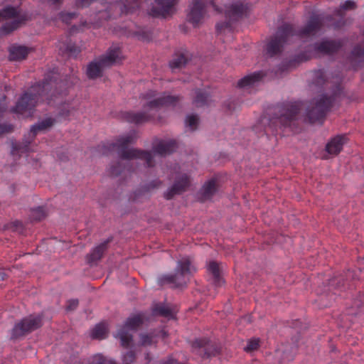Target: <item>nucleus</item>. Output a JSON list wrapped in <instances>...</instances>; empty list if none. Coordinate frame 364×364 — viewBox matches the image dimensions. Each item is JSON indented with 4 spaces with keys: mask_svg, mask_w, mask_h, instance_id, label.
Instances as JSON below:
<instances>
[{
    "mask_svg": "<svg viewBox=\"0 0 364 364\" xmlns=\"http://www.w3.org/2000/svg\"><path fill=\"white\" fill-rule=\"evenodd\" d=\"M108 335V328L106 323L97 324L92 330L91 336L94 339H105Z\"/></svg>",
    "mask_w": 364,
    "mask_h": 364,
    "instance_id": "nucleus-28",
    "label": "nucleus"
},
{
    "mask_svg": "<svg viewBox=\"0 0 364 364\" xmlns=\"http://www.w3.org/2000/svg\"><path fill=\"white\" fill-rule=\"evenodd\" d=\"M247 10L246 5L237 1L230 6H225V14L229 18V21L218 23L216 24V30L218 33H221L223 30L228 29L231 31L230 21H236L241 18Z\"/></svg>",
    "mask_w": 364,
    "mask_h": 364,
    "instance_id": "nucleus-14",
    "label": "nucleus"
},
{
    "mask_svg": "<svg viewBox=\"0 0 364 364\" xmlns=\"http://www.w3.org/2000/svg\"><path fill=\"white\" fill-rule=\"evenodd\" d=\"M355 7V2L351 0L346 1L335 11L339 19L335 21L330 15L312 14L304 27L296 30L292 25L284 24L278 28L274 36L271 38L266 46V53L273 57L282 53L284 46L292 41L293 38L302 39L309 36H315L324 26L333 27L335 29L340 28L344 25L343 11L350 10Z\"/></svg>",
    "mask_w": 364,
    "mask_h": 364,
    "instance_id": "nucleus-1",
    "label": "nucleus"
},
{
    "mask_svg": "<svg viewBox=\"0 0 364 364\" xmlns=\"http://www.w3.org/2000/svg\"><path fill=\"white\" fill-rule=\"evenodd\" d=\"M76 18L77 14L75 12H60L59 14V18L66 24L70 23Z\"/></svg>",
    "mask_w": 364,
    "mask_h": 364,
    "instance_id": "nucleus-40",
    "label": "nucleus"
},
{
    "mask_svg": "<svg viewBox=\"0 0 364 364\" xmlns=\"http://www.w3.org/2000/svg\"><path fill=\"white\" fill-rule=\"evenodd\" d=\"M353 306L357 309V311L354 313L355 314L364 312V296H362L360 301H355Z\"/></svg>",
    "mask_w": 364,
    "mask_h": 364,
    "instance_id": "nucleus-46",
    "label": "nucleus"
},
{
    "mask_svg": "<svg viewBox=\"0 0 364 364\" xmlns=\"http://www.w3.org/2000/svg\"><path fill=\"white\" fill-rule=\"evenodd\" d=\"M111 239H107L87 255V261L89 263H93L100 260L104 252L106 251L108 247V244L110 242Z\"/></svg>",
    "mask_w": 364,
    "mask_h": 364,
    "instance_id": "nucleus-23",
    "label": "nucleus"
},
{
    "mask_svg": "<svg viewBox=\"0 0 364 364\" xmlns=\"http://www.w3.org/2000/svg\"><path fill=\"white\" fill-rule=\"evenodd\" d=\"M136 139L134 132L129 133L119 137L116 142H107L103 144L105 148L103 154H107L110 151H116L122 159L132 160L140 159L144 161L146 167H153L154 161L153 154L150 151H142L136 149H129V145L133 144Z\"/></svg>",
    "mask_w": 364,
    "mask_h": 364,
    "instance_id": "nucleus-4",
    "label": "nucleus"
},
{
    "mask_svg": "<svg viewBox=\"0 0 364 364\" xmlns=\"http://www.w3.org/2000/svg\"><path fill=\"white\" fill-rule=\"evenodd\" d=\"M104 68L99 60L90 63L87 68V77L90 79H96L101 77Z\"/></svg>",
    "mask_w": 364,
    "mask_h": 364,
    "instance_id": "nucleus-27",
    "label": "nucleus"
},
{
    "mask_svg": "<svg viewBox=\"0 0 364 364\" xmlns=\"http://www.w3.org/2000/svg\"><path fill=\"white\" fill-rule=\"evenodd\" d=\"M131 162L130 161H128L127 162V166H129V168H128V171L130 172V171H134V169L132 168V166L129 164Z\"/></svg>",
    "mask_w": 364,
    "mask_h": 364,
    "instance_id": "nucleus-50",
    "label": "nucleus"
},
{
    "mask_svg": "<svg viewBox=\"0 0 364 364\" xmlns=\"http://www.w3.org/2000/svg\"><path fill=\"white\" fill-rule=\"evenodd\" d=\"M186 62L187 58L183 53H176L169 64L172 69H175L181 68L186 63Z\"/></svg>",
    "mask_w": 364,
    "mask_h": 364,
    "instance_id": "nucleus-34",
    "label": "nucleus"
},
{
    "mask_svg": "<svg viewBox=\"0 0 364 364\" xmlns=\"http://www.w3.org/2000/svg\"><path fill=\"white\" fill-rule=\"evenodd\" d=\"M259 347V340L258 339H251L248 341L247 346L245 348V351L251 352L255 350Z\"/></svg>",
    "mask_w": 364,
    "mask_h": 364,
    "instance_id": "nucleus-44",
    "label": "nucleus"
},
{
    "mask_svg": "<svg viewBox=\"0 0 364 364\" xmlns=\"http://www.w3.org/2000/svg\"><path fill=\"white\" fill-rule=\"evenodd\" d=\"M192 347L195 350H198V353L202 355L203 358L215 356L220 350L217 346L211 344L210 341L205 338L196 339L193 342Z\"/></svg>",
    "mask_w": 364,
    "mask_h": 364,
    "instance_id": "nucleus-17",
    "label": "nucleus"
},
{
    "mask_svg": "<svg viewBox=\"0 0 364 364\" xmlns=\"http://www.w3.org/2000/svg\"><path fill=\"white\" fill-rule=\"evenodd\" d=\"M161 185V181L159 180H154L151 182H150L146 186L142 187L140 190L136 191L134 193V198H133L135 200L139 195H141L143 193H145L146 192H149L153 189L159 188Z\"/></svg>",
    "mask_w": 364,
    "mask_h": 364,
    "instance_id": "nucleus-35",
    "label": "nucleus"
},
{
    "mask_svg": "<svg viewBox=\"0 0 364 364\" xmlns=\"http://www.w3.org/2000/svg\"><path fill=\"white\" fill-rule=\"evenodd\" d=\"M342 47V43L337 40H323L309 46L308 51L299 54L295 60L297 63L310 59L314 53L333 54Z\"/></svg>",
    "mask_w": 364,
    "mask_h": 364,
    "instance_id": "nucleus-10",
    "label": "nucleus"
},
{
    "mask_svg": "<svg viewBox=\"0 0 364 364\" xmlns=\"http://www.w3.org/2000/svg\"><path fill=\"white\" fill-rule=\"evenodd\" d=\"M196 271L191 259L188 257H183L177 262L174 274L163 275L159 278V284H172L173 287H180L186 285L190 277Z\"/></svg>",
    "mask_w": 364,
    "mask_h": 364,
    "instance_id": "nucleus-7",
    "label": "nucleus"
},
{
    "mask_svg": "<svg viewBox=\"0 0 364 364\" xmlns=\"http://www.w3.org/2000/svg\"><path fill=\"white\" fill-rule=\"evenodd\" d=\"M43 325V316L31 314L17 321L11 331V338L18 339L38 329Z\"/></svg>",
    "mask_w": 364,
    "mask_h": 364,
    "instance_id": "nucleus-9",
    "label": "nucleus"
},
{
    "mask_svg": "<svg viewBox=\"0 0 364 364\" xmlns=\"http://www.w3.org/2000/svg\"><path fill=\"white\" fill-rule=\"evenodd\" d=\"M156 92L154 90H149L142 94L141 97L146 101L143 105L144 110L139 112H126L123 114V118L129 123L143 124L153 117L152 114L148 111H157L164 107L175 106L180 100L178 97L172 95H164L156 98Z\"/></svg>",
    "mask_w": 364,
    "mask_h": 364,
    "instance_id": "nucleus-3",
    "label": "nucleus"
},
{
    "mask_svg": "<svg viewBox=\"0 0 364 364\" xmlns=\"http://www.w3.org/2000/svg\"><path fill=\"white\" fill-rule=\"evenodd\" d=\"M143 314H137L129 317L125 323L120 326L117 331L115 337L121 341V345L124 348H128L132 341V335L129 331H136L140 327L144 321Z\"/></svg>",
    "mask_w": 364,
    "mask_h": 364,
    "instance_id": "nucleus-11",
    "label": "nucleus"
},
{
    "mask_svg": "<svg viewBox=\"0 0 364 364\" xmlns=\"http://www.w3.org/2000/svg\"><path fill=\"white\" fill-rule=\"evenodd\" d=\"M341 93V85H336L331 95H322L318 98L314 99L306 107V117L309 122H322Z\"/></svg>",
    "mask_w": 364,
    "mask_h": 364,
    "instance_id": "nucleus-5",
    "label": "nucleus"
},
{
    "mask_svg": "<svg viewBox=\"0 0 364 364\" xmlns=\"http://www.w3.org/2000/svg\"><path fill=\"white\" fill-rule=\"evenodd\" d=\"M55 122L54 118L48 117L33 124L31 128L28 139H25L22 143L12 144L11 154L15 155L17 154L33 151V149H31L30 144L35 136L38 132H45L50 129L55 124Z\"/></svg>",
    "mask_w": 364,
    "mask_h": 364,
    "instance_id": "nucleus-8",
    "label": "nucleus"
},
{
    "mask_svg": "<svg viewBox=\"0 0 364 364\" xmlns=\"http://www.w3.org/2000/svg\"><path fill=\"white\" fill-rule=\"evenodd\" d=\"M191 184V179L188 175L183 173L178 176L173 186L164 193V197L167 200H171L176 195L181 194L185 192Z\"/></svg>",
    "mask_w": 364,
    "mask_h": 364,
    "instance_id": "nucleus-15",
    "label": "nucleus"
},
{
    "mask_svg": "<svg viewBox=\"0 0 364 364\" xmlns=\"http://www.w3.org/2000/svg\"><path fill=\"white\" fill-rule=\"evenodd\" d=\"M303 104L301 102L284 103L279 107L278 114L269 121V128L273 134H278L279 129L290 128L294 124Z\"/></svg>",
    "mask_w": 364,
    "mask_h": 364,
    "instance_id": "nucleus-6",
    "label": "nucleus"
},
{
    "mask_svg": "<svg viewBox=\"0 0 364 364\" xmlns=\"http://www.w3.org/2000/svg\"><path fill=\"white\" fill-rule=\"evenodd\" d=\"M218 191L217 181L215 179H210L206 182L202 187L200 195V199L205 201L212 198Z\"/></svg>",
    "mask_w": 364,
    "mask_h": 364,
    "instance_id": "nucleus-22",
    "label": "nucleus"
},
{
    "mask_svg": "<svg viewBox=\"0 0 364 364\" xmlns=\"http://www.w3.org/2000/svg\"><path fill=\"white\" fill-rule=\"evenodd\" d=\"M198 123V117L197 115H188L186 120V124L190 127L191 130H195Z\"/></svg>",
    "mask_w": 364,
    "mask_h": 364,
    "instance_id": "nucleus-41",
    "label": "nucleus"
},
{
    "mask_svg": "<svg viewBox=\"0 0 364 364\" xmlns=\"http://www.w3.org/2000/svg\"><path fill=\"white\" fill-rule=\"evenodd\" d=\"M121 49L117 46H111L107 53L99 58V61L104 68L111 67L121 61Z\"/></svg>",
    "mask_w": 364,
    "mask_h": 364,
    "instance_id": "nucleus-18",
    "label": "nucleus"
},
{
    "mask_svg": "<svg viewBox=\"0 0 364 364\" xmlns=\"http://www.w3.org/2000/svg\"><path fill=\"white\" fill-rule=\"evenodd\" d=\"M346 142L345 136L338 135L330 141H328L326 146V151L331 155L338 154L343 149V146Z\"/></svg>",
    "mask_w": 364,
    "mask_h": 364,
    "instance_id": "nucleus-21",
    "label": "nucleus"
},
{
    "mask_svg": "<svg viewBox=\"0 0 364 364\" xmlns=\"http://www.w3.org/2000/svg\"><path fill=\"white\" fill-rule=\"evenodd\" d=\"M335 282H336V280H334V279H333V280L331 282H332V284H334Z\"/></svg>",
    "mask_w": 364,
    "mask_h": 364,
    "instance_id": "nucleus-52",
    "label": "nucleus"
},
{
    "mask_svg": "<svg viewBox=\"0 0 364 364\" xmlns=\"http://www.w3.org/2000/svg\"><path fill=\"white\" fill-rule=\"evenodd\" d=\"M28 52L26 46H14L10 49L9 58L11 60H21L26 58Z\"/></svg>",
    "mask_w": 364,
    "mask_h": 364,
    "instance_id": "nucleus-26",
    "label": "nucleus"
},
{
    "mask_svg": "<svg viewBox=\"0 0 364 364\" xmlns=\"http://www.w3.org/2000/svg\"><path fill=\"white\" fill-rule=\"evenodd\" d=\"M6 109V96L2 95L0 97V117L2 113ZM14 127L10 124H0V135L11 132Z\"/></svg>",
    "mask_w": 364,
    "mask_h": 364,
    "instance_id": "nucleus-29",
    "label": "nucleus"
},
{
    "mask_svg": "<svg viewBox=\"0 0 364 364\" xmlns=\"http://www.w3.org/2000/svg\"><path fill=\"white\" fill-rule=\"evenodd\" d=\"M79 301L77 299H70L67 302L66 309L68 311L75 310L78 306Z\"/></svg>",
    "mask_w": 364,
    "mask_h": 364,
    "instance_id": "nucleus-47",
    "label": "nucleus"
},
{
    "mask_svg": "<svg viewBox=\"0 0 364 364\" xmlns=\"http://www.w3.org/2000/svg\"><path fill=\"white\" fill-rule=\"evenodd\" d=\"M47 1L53 4H60L63 0H47Z\"/></svg>",
    "mask_w": 364,
    "mask_h": 364,
    "instance_id": "nucleus-48",
    "label": "nucleus"
},
{
    "mask_svg": "<svg viewBox=\"0 0 364 364\" xmlns=\"http://www.w3.org/2000/svg\"><path fill=\"white\" fill-rule=\"evenodd\" d=\"M136 360L135 353L132 350H130L126 353L122 357L123 364H132Z\"/></svg>",
    "mask_w": 364,
    "mask_h": 364,
    "instance_id": "nucleus-43",
    "label": "nucleus"
},
{
    "mask_svg": "<svg viewBox=\"0 0 364 364\" xmlns=\"http://www.w3.org/2000/svg\"><path fill=\"white\" fill-rule=\"evenodd\" d=\"M351 55L354 58H362L364 60V46L360 45L355 46L351 52Z\"/></svg>",
    "mask_w": 364,
    "mask_h": 364,
    "instance_id": "nucleus-42",
    "label": "nucleus"
},
{
    "mask_svg": "<svg viewBox=\"0 0 364 364\" xmlns=\"http://www.w3.org/2000/svg\"><path fill=\"white\" fill-rule=\"evenodd\" d=\"M326 82V75L323 70L312 72V82L316 85H321Z\"/></svg>",
    "mask_w": 364,
    "mask_h": 364,
    "instance_id": "nucleus-37",
    "label": "nucleus"
},
{
    "mask_svg": "<svg viewBox=\"0 0 364 364\" xmlns=\"http://www.w3.org/2000/svg\"><path fill=\"white\" fill-rule=\"evenodd\" d=\"M264 76V73L261 71L247 75L238 81L237 87L248 90H251L259 84Z\"/></svg>",
    "mask_w": 364,
    "mask_h": 364,
    "instance_id": "nucleus-19",
    "label": "nucleus"
},
{
    "mask_svg": "<svg viewBox=\"0 0 364 364\" xmlns=\"http://www.w3.org/2000/svg\"><path fill=\"white\" fill-rule=\"evenodd\" d=\"M208 4L211 5L215 11L218 12L223 11V9H220L213 0L209 1L206 0H193L188 14V20L194 26H197L203 18Z\"/></svg>",
    "mask_w": 364,
    "mask_h": 364,
    "instance_id": "nucleus-13",
    "label": "nucleus"
},
{
    "mask_svg": "<svg viewBox=\"0 0 364 364\" xmlns=\"http://www.w3.org/2000/svg\"><path fill=\"white\" fill-rule=\"evenodd\" d=\"M77 109V105H76L73 100L60 102L59 106V115L63 117H67L73 114V112Z\"/></svg>",
    "mask_w": 364,
    "mask_h": 364,
    "instance_id": "nucleus-25",
    "label": "nucleus"
},
{
    "mask_svg": "<svg viewBox=\"0 0 364 364\" xmlns=\"http://www.w3.org/2000/svg\"><path fill=\"white\" fill-rule=\"evenodd\" d=\"M46 215V210L43 206H39L31 210L30 218L33 221H41L44 219Z\"/></svg>",
    "mask_w": 364,
    "mask_h": 364,
    "instance_id": "nucleus-33",
    "label": "nucleus"
},
{
    "mask_svg": "<svg viewBox=\"0 0 364 364\" xmlns=\"http://www.w3.org/2000/svg\"><path fill=\"white\" fill-rule=\"evenodd\" d=\"M208 95L205 92L200 89L196 90V97L193 101L194 105L197 107H203L207 105Z\"/></svg>",
    "mask_w": 364,
    "mask_h": 364,
    "instance_id": "nucleus-32",
    "label": "nucleus"
},
{
    "mask_svg": "<svg viewBox=\"0 0 364 364\" xmlns=\"http://www.w3.org/2000/svg\"><path fill=\"white\" fill-rule=\"evenodd\" d=\"M124 171L120 162L114 163L110 165L108 172L112 176H117Z\"/></svg>",
    "mask_w": 364,
    "mask_h": 364,
    "instance_id": "nucleus-39",
    "label": "nucleus"
},
{
    "mask_svg": "<svg viewBox=\"0 0 364 364\" xmlns=\"http://www.w3.org/2000/svg\"><path fill=\"white\" fill-rule=\"evenodd\" d=\"M58 46L63 53H67L72 55H77L80 52V48L71 42H67L63 43V46L59 45Z\"/></svg>",
    "mask_w": 364,
    "mask_h": 364,
    "instance_id": "nucleus-36",
    "label": "nucleus"
},
{
    "mask_svg": "<svg viewBox=\"0 0 364 364\" xmlns=\"http://www.w3.org/2000/svg\"><path fill=\"white\" fill-rule=\"evenodd\" d=\"M140 342L142 346H150L153 343V336L149 334H141Z\"/></svg>",
    "mask_w": 364,
    "mask_h": 364,
    "instance_id": "nucleus-45",
    "label": "nucleus"
},
{
    "mask_svg": "<svg viewBox=\"0 0 364 364\" xmlns=\"http://www.w3.org/2000/svg\"><path fill=\"white\" fill-rule=\"evenodd\" d=\"M0 19H11L3 25L1 28V32L4 34H8L17 29L21 23L26 21L24 16H20L19 9L13 6H6L0 11Z\"/></svg>",
    "mask_w": 364,
    "mask_h": 364,
    "instance_id": "nucleus-12",
    "label": "nucleus"
},
{
    "mask_svg": "<svg viewBox=\"0 0 364 364\" xmlns=\"http://www.w3.org/2000/svg\"><path fill=\"white\" fill-rule=\"evenodd\" d=\"M176 148V141L173 139H169L160 141L154 146L153 150L155 153L164 156L171 154Z\"/></svg>",
    "mask_w": 364,
    "mask_h": 364,
    "instance_id": "nucleus-20",
    "label": "nucleus"
},
{
    "mask_svg": "<svg viewBox=\"0 0 364 364\" xmlns=\"http://www.w3.org/2000/svg\"><path fill=\"white\" fill-rule=\"evenodd\" d=\"M64 85L65 82L60 79L57 70L48 72L42 82L31 86L19 97L12 111L26 117L31 116L39 103L46 101L51 105L57 99L66 95L65 90L58 92Z\"/></svg>",
    "mask_w": 364,
    "mask_h": 364,
    "instance_id": "nucleus-2",
    "label": "nucleus"
},
{
    "mask_svg": "<svg viewBox=\"0 0 364 364\" xmlns=\"http://www.w3.org/2000/svg\"><path fill=\"white\" fill-rule=\"evenodd\" d=\"M178 0H156V6L152 7L149 14L154 17H164L173 14Z\"/></svg>",
    "mask_w": 364,
    "mask_h": 364,
    "instance_id": "nucleus-16",
    "label": "nucleus"
},
{
    "mask_svg": "<svg viewBox=\"0 0 364 364\" xmlns=\"http://www.w3.org/2000/svg\"><path fill=\"white\" fill-rule=\"evenodd\" d=\"M145 358L146 360L148 361V362H150L151 360V358H150V355L149 353H146V356H145Z\"/></svg>",
    "mask_w": 364,
    "mask_h": 364,
    "instance_id": "nucleus-51",
    "label": "nucleus"
},
{
    "mask_svg": "<svg viewBox=\"0 0 364 364\" xmlns=\"http://www.w3.org/2000/svg\"><path fill=\"white\" fill-rule=\"evenodd\" d=\"M113 6L119 7L122 13H133L141 6L140 0H122L121 2L115 3Z\"/></svg>",
    "mask_w": 364,
    "mask_h": 364,
    "instance_id": "nucleus-24",
    "label": "nucleus"
},
{
    "mask_svg": "<svg viewBox=\"0 0 364 364\" xmlns=\"http://www.w3.org/2000/svg\"><path fill=\"white\" fill-rule=\"evenodd\" d=\"M92 364H117L112 359H109L102 354H96L92 358Z\"/></svg>",
    "mask_w": 364,
    "mask_h": 364,
    "instance_id": "nucleus-38",
    "label": "nucleus"
},
{
    "mask_svg": "<svg viewBox=\"0 0 364 364\" xmlns=\"http://www.w3.org/2000/svg\"><path fill=\"white\" fill-rule=\"evenodd\" d=\"M209 272L213 275L214 283L217 286H220L223 283V279L220 277V269L219 265L215 262H210L208 266Z\"/></svg>",
    "mask_w": 364,
    "mask_h": 364,
    "instance_id": "nucleus-30",
    "label": "nucleus"
},
{
    "mask_svg": "<svg viewBox=\"0 0 364 364\" xmlns=\"http://www.w3.org/2000/svg\"><path fill=\"white\" fill-rule=\"evenodd\" d=\"M153 312L154 314L167 318H171L173 316V311L168 306L163 304L155 305L153 309Z\"/></svg>",
    "mask_w": 364,
    "mask_h": 364,
    "instance_id": "nucleus-31",
    "label": "nucleus"
},
{
    "mask_svg": "<svg viewBox=\"0 0 364 364\" xmlns=\"http://www.w3.org/2000/svg\"><path fill=\"white\" fill-rule=\"evenodd\" d=\"M6 274L0 271V280H4L5 279Z\"/></svg>",
    "mask_w": 364,
    "mask_h": 364,
    "instance_id": "nucleus-49",
    "label": "nucleus"
}]
</instances>
